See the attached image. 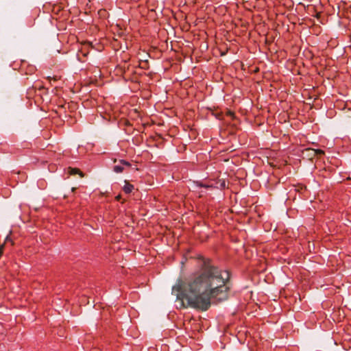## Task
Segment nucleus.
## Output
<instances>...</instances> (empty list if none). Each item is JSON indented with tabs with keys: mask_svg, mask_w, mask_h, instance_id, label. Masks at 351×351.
Here are the masks:
<instances>
[{
	"mask_svg": "<svg viewBox=\"0 0 351 351\" xmlns=\"http://www.w3.org/2000/svg\"><path fill=\"white\" fill-rule=\"evenodd\" d=\"M229 280L228 271L211 264L209 259H204L199 272L191 278L182 291L178 289L177 300L180 302L181 306L206 311L212 298L217 301L228 299Z\"/></svg>",
	"mask_w": 351,
	"mask_h": 351,
	"instance_id": "1",
	"label": "nucleus"
},
{
	"mask_svg": "<svg viewBox=\"0 0 351 351\" xmlns=\"http://www.w3.org/2000/svg\"><path fill=\"white\" fill-rule=\"evenodd\" d=\"M130 165L131 164L128 161L125 160H120L119 164L113 167V171L117 173H120L123 172L125 166L130 167Z\"/></svg>",
	"mask_w": 351,
	"mask_h": 351,
	"instance_id": "2",
	"label": "nucleus"
},
{
	"mask_svg": "<svg viewBox=\"0 0 351 351\" xmlns=\"http://www.w3.org/2000/svg\"><path fill=\"white\" fill-rule=\"evenodd\" d=\"M125 184L124 185L123 190L125 193L129 194L132 193V191L134 189V185L128 183L127 181H125Z\"/></svg>",
	"mask_w": 351,
	"mask_h": 351,
	"instance_id": "3",
	"label": "nucleus"
},
{
	"mask_svg": "<svg viewBox=\"0 0 351 351\" xmlns=\"http://www.w3.org/2000/svg\"><path fill=\"white\" fill-rule=\"evenodd\" d=\"M195 184H196L198 187L205 188V189H210V188H213V186H212V185L203 184L202 182H199V181H196V182H195Z\"/></svg>",
	"mask_w": 351,
	"mask_h": 351,
	"instance_id": "4",
	"label": "nucleus"
},
{
	"mask_svg": "<svg viewBox=\"0 0 351 351\" xmlns=\"http://www.w3.org/2000/svg\"><path fill=\"white\" fill-rule=\"evenodd\" d=\"M226 187V182L224 180H222L220 182V184H219V188L220 189H224Z\"/></svg>",
	"mask_w": 351,
	"mask_h": 351,
	"instance_id": "5",
	"label": "nucleus"
},
{
	"mask_svg": "<svg viewBox=\"0 0 351 351\" xmlns=\"http://www.w3.org/2000/svg\"><path fill=\"white\" fill-rule=\"evenodd\" d=\"M4 245L0 246V257L1 256L3 251Z\"/></svg>",
	"mask_w": 351,
	"mask_h": 351,
	"instance_id": "6",
	"label": "nucleus"
},
{
	"mask_svg": "<svg viewBox=\"0 0 351 351\" xmlns=\"http://www.w3.org/2000/svg\"><path fill=\"white\" fill-rule=\"evenodd\" d=\"M8 241L12 242L11 239L8 237H7L5 239V243H8Z\"/></svg>",
	"mask_w": 351,
	"mask_h": 351,
	"instance_id": "7",
	"label": "nucleus"
},
{
	"mask_svg": "<svg viewBox=\"0 0 351 351\" xmlns=\"http://www.w3.org/2000/svg\"><path fill=\"white\" fill-rule=\"evenodd\" d=\"M317 153L321 154H324V152L321 149H318Z\"/></svg>",
	"mask_w": 351,
	"mask_h": 351,
	"instance_id": "8",
	"label": "nucleus"
},
{
	"mask_svg": "<svg viewBox=\"0 0 351 351\" xmlns=\"http://www.w3.org/2000/svg\"><path fill=\"white\" fill-rule=\"evenodd\" d=\"M47 79H48L49 81H51V77H47Z\"/></svg>",
	"mask_w": 351,
	"mask_h": 351,
	"instance_id": "9",
	"label": "nucleus"
}]
</instances>
